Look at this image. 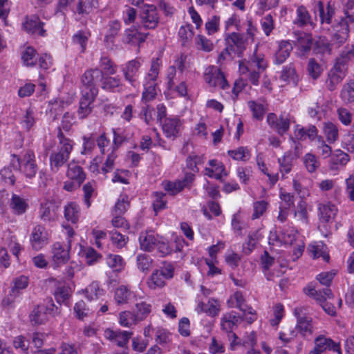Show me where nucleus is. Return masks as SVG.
I'll return each mask as SVG.
<instances>
[{
	"label": "nucleus",
	"instance_id": "obj_24",
	"mask_svg": "<svg viewBox=\"0 0 354 354\" xmlns=\"http://www.w3.org/2000/svg\"><path fill=\"white\" fill-rule=\"evenodd\" d=\"M66 176L71 180H75L77 183L78 187L80 186L86 178V174L83 169L75 161H71L68 164Z\"/></svg>",
	"mask_w": 354,
	"mask_h": 354
},
{
	"label": "nucleus",
	"instance_id": "obj_22",
	"mask_svg": "<svg viewBox=\"0 0 354 354\" xmlns=\"http://www.w3.org/2000/svg\"><path fill=\"white\" fill-rule=\"evenodd\" d=\"M44 24L39 17L32 16L27 19L24 24V28L28 33L44 37L46 35V30L43 28Z\"/></svg>",
	"mask_w": 354,
	"mask_h": 354
},
{
	"label": "nucleus",
	"instance_id": "obj_43",
	"mask_svg": "<svg viewBox=\"0 0 354 354\" xmlns=\"http://www.w3.org/2000/svg\"><path fill=\"white\" fill-rule=\"evenodd\" d=\"M136 264L139 270L147 272L153 266V260L148 254H139L136 257Z\"/></svg>",
	"mask_w": 354,
	"mask_h": 354
},
{
	"label": "nucleus",
	"instance_id": "obj_40",
	"mask_svg": "<svg viewBox=\"0 0 354 354\" xmlns=\"http://www.w3.org/2000/svg\"><path fill=\"white\" fill-rule=\"evenodd\" d=\"M260 239L261 234L259 230L250 232L247 236V239L243 244V252L246 254H250L255 248Z\"/></svg>",
	"mask_w": 354,
	"mask_h": 354
},
{
	"label": "nucleus",
	"instance_id": "obj_16",
	"mask_svg": "<svg viewBox=\"0 0 354 354\" xmlns=\"http://www.w3.org/2000/svg\"><path fill=\"white\" fill-rule=\"evenodd\" d=\"M71 242V241L69 240L67 241V244L57 242L53 245V261L55 265L64 264L68 261Z\"/></svg>",
	"mask_w": 354,
	"mask_h": 354
},
{
	"label": "nucleus",
	"instance_id": "obj_45",
	"mask_svg": "<svg viewBox=\"0 0 354 354\" xmlns=\"http://www.w3.org/2000/svg\"><path fill=\"white\" fill-rule=\"evenodd\" d=\"M64 217L73 223L77 222L80 217L79 206L75 203H68L64 208Z\"/></svg>",
	"mask_w": 354,
	"mask_h": 354
},
{
	"label": "nucleus",
	"instance_id": "obj_10",
	"mask_svg": "<svg viewBox=\"0 0 354 354\" xmlns=\"http://www.w3.org/2000/svg\"><path fill=\"white\" fill-rule=\"evenodd\" d=\"M314 348L308 354H323L326 351H332L337 354H342L339 343L323 335L317 336L314 340Z\"/></svg>",
	"mask_w": 354,
	"mask_h": 354
},
{
	"label": "nucleus",
	"instance_id": "obj_17",
	"mask_svg": "<svg viewBox=\"0 0 354 354\" xmlns=\"http://www.w3.org/2000/svg\"><path fill=\"white\" fill-rule=\"evenodd\" d=\"M104 335L112 343L124 349L126 348L125 346L128 344L129 340L132 335V333L126 330H113L112 329L107 328L104 330Z\"/></svg>",
	"mask_w": 354,
	"mask_h": 354
},
{
	"label": "nucleus",
	"instance_id": "obj_47",
	"mask_svg": "<svg viewBox=\"0 0 354 354\" xmlns=\"http://www.w3.org/2000/svg\"><path fill=\"white\" fill-rule=\"evenodd\" d=\"M304 165L310 173L315 172L320 166L318 158L312 153H306L303 158Z\"/></svg>",
	"mask_w": 354,
	"mask_h": 354
},
{
	"label": "nucleus",
	"instance_id": "obj_8",
	"mask_svg": "<svg viewBox=\"0 0 354 354\" xmlns=\"http://www.w3.org/2000/svg\"><path fill=\"white\" fill-rule=\"evenodd\" d=\"M307 308L297 307L294 310V315L297 317L295 328L303 337H308L313 333V319L308 315Z\"/></svg>",
	"mask_w": 354,
	"mask_h": 354
},
{
	"label": "nucleus",
	"instance_id": "obj_39",
	"mask_svg": "<svg viewBox=\"0 0 354 354\" xmlns=\"http://www.w3.org/2000/svg\"><path fill=\"white\" fill-rule=\"evenodd\" d=\"M44 306H37L32 310L30 315V322L34 325L44 324L47 320V315Z\"/></svg>",
	"mask_w": 354,
	"mask_h": 354
},
{
	"label": "nucleus",
	"instance_id": "obj_60",
	"mask_svg": "<svg viewBox=\"0 0 354 354\" xmlns=\"http://www.w3.org/2000/svg\"><path fill=\"white\" fill-rule=\"evenodd\" d=\"M324 131L326 136L327 140L330 143H333L337 140L338 129L334 124L331 122L325 123Z\"/></svg>",
	"mask_w": 354,
	"mask_h": 354
},
{
	"label": "nucleus",
	"instance_id": "obj_25",
	"mask_svg": "<svg viewBox=\"0 0 354 354\" xmlns=\"http://www.w3.org/2000/svg\"><path fill=\"white\" fill-rule=\"evenodd\" d=\"M317 129L314 125L304 128L297 124L294 130V138L297 140H305L308 138L310 140H314L317 137Z\"/></svg>",
	"mask_w": 354,
	"mask_h": 354
},
{
	"label": "nucleus",
	"instance_id": "obj_9",
	"mask_svg": "<svg viewBox=\"0 0 354 354\" xmlns=\"http://www.w3.org/2000/svg\"><path fill=\"white\" fill-rule=\"evenodd\" d=\"M225 42L227 49L241 57L246 49L248 39L239 32H233L225 35Z\"/></svg>",
	"mask_w": 354,
	"mask_h": 354
},
{
	"label": "nucleus",
	"instance_id": "obj_51",
	"mask_svg": "<svg viewBox=\"0 0 354 354\" xmlns=\"http://www.w3.org/2000/svg\"><path fill=\"white\" fill-rule=\"evenodd\" d=\"M294 160L290 155L286 153H284L283 157L278 158L279 171L281 174L282 178H284L285 174L291 171Z\"/></svg>",
	"mask_w": 354,
	"mask_h": 354
},
{
	"label": "nucleus",
	"instance_id": "obj_27",
	"mask_svg": "<svg viewBox=\"0 0 354 354\" xmlns=\"http://www.w3.org/2000/svg\"><path fill=\"white\" fill-rule=\"evenodd\" d=\"M346 75L344 69L333 66L328 73V77L326 80L327 87L330 91L335 89L337 84H339Z\"/></svg>",
	"mask_w": 354,
	"mask_h": 354
},
{
	"label": "nucleus",
	"instance_id": "obj_52",
	"mask_svg": "<svg viewBox=\"0 0 354 354\" xmlns=\"http://www.w3.org/2000/svg\"><path fill=\"white\" fill-rule=\"evenodd\" d=\"M228 155L235 160L246 161L250 157V150L245 147H240L236 149L229 150Z\"/></svg>",
	"mask_w": 354,
	"mask_h": 354
},
{
	"label": "nucleus",
	"instance_id": "obj_11",
	"mask_svg": "<svg viewBox=\"0 0 354 354\" xmlns=\"http://www.w3.org/2000/svg\"><path fill=\"white\" fill-rule=\"evenodd\" d=\"M204 80L210 86H218L222 89H226L229 84L221 71L216 66H209L205 69Z\"/></svg>",
	"mask_w": 354,
	"mask_h": 354
},
{
	"label": "nucleus",
	"instance_id": "obj_34",
	"mask_svg": "<svg viewBox=\"0 0 354 354\" xmlns=\"http://www.w3.org/2000/svg\"><path fill=\"white\" fill-rule=\"evenodd\" d=\"M108 29L104 36V41L108 44H113L115 38L121 30L122 25L118 20L110 21L108 24Z\"/></svg>",
	"mask_w": 354,
	"mask_h": 354
},
{
	"label": "nucleus",
	"instance_id": "obj_53",
	"mask_svg": "<svg viewBox=\"0 0 354 354\" xmlns=\"http://www.w3.org/2000/svg\"><path fill=\"white\" fill-rule=\"evenodd\" d=\"M100 66L104 75H115L117 72V66L107 57H102L100 61Z\"/></svg>",
	"mask_w": 354,
	"mask_h": 354
},
{
	"label": "nucleus",
	"instance_id": "obj_49",
	"mask_svg": "<svg viewBox=\"0 0 354 354\" xmlns=\"http://www.w3.org/2000/svg\"><path fill=\"white\" fill-rule=\"evenodd\" d=\"M151 313V305L145 301L137 302L136 304V310L133 312L137 320L141 322Z\"/></svg>",
	"mask_w": 354,
	"mask_h": 354
},
{
	"label": "nucleus",
	"instance_id": "obj_37",
	"mask_svg": "<svg viewBox=\"0 0 354 354\" xmlns=\"http://www.w3.org/2000/svg\"><path fill=\"white\" fill-rule=\"evenodd\" d=\"M349 161V156L340 149L335 150L330 158V168L337 169L338 165L344 166Z\"/></svg>",
	"mask_w": 354,
	"mask_h": 354
},
{
	"label": "nucleus",
	"instance_id": "obj_1",
	"mask_svg": "<svg viewBox=\"0 0 354 354\" xmlns=\"http://www.w3.org/2000/svg\"><path fill=\"white\" fill-rule=\"evenodd\" d=\"M354 24V17L346 13V18L337 21L332 27L333 34L330 40L319 37L315 42V50L317 53L331 55L333 50L340 48L347 40L349 35V26Z\"/></svg>",
	"mask_w": 354,
	"mask_h": 354
},
{
	"label": "nucleus",
	"instance_id": "obj_48",
	"mask_svg": "<svg viewBox=\"0 0 354 354\" xmlns=\"http://www.w3.org/2000/svg\"><path fill=\"white\" fill-rule=\"evenodd\" d=\"M39 216L45 223H50L55 221V212L51 209V206L48 203H44L41 205Z\"/></svg>",
	"mask_w": 354,
	"mask_h": 354
},
{
	"label": "nucleus",
	"instance_id": "obj_3",
	"mask_svg": "<svg viewBox=\"0 0 354 354\" xmlns=\"http://www.w3.org/2000/svg\"><path fill=\"white\" fill-rule=\"evenodd\" d=\"M59 147L57 151L50 155V167L53 172H57L68 161L73 150V141L66 138L59 130L57 133Z\"/></svg>",
	"mask_w": 354,
	"mask_h": 354
},
{
	"label": "nucleus",
	"instance_id": "obj_56",
	"mask_svg": "<svg viewBox=\"0 0 354 354\" xmlns=\"http://www.w3.org/2000/svg\"><path fill=\"white\" fill-rule=\"evenodd\" d=\"M138 322L134 313L131 311H123L119 315V323L122 326L130 327Z\"/></svg>",
	"mask_w": 354,
	"mask_h": 354
},
{
	"label": "nucleus",
	"instance_id": "obj_57",
	"mask_svg": "<svg viewBox=\"0 0 354 354\" xmlns=\"http://www.w3.org/2000/svg\"><path fill=\"white\" fill-rule=\"evenodd\" d=\"M28 278L24 275L19 276L13 279V286L12 287V292L15 295L19 296L21 291L26 288L28 286Z\"/></svg>",
	"mask_w": 354,
	"mask_h": 354
},
{
	"label": "nucleus",
	"instance_id": "obj_62",
	"mask_svg": "<svg viewBox=\"0 0 354 354\" xmlns=\"http://www.w3.org/2000/svg\"><path fill=\"white\" fill-rule=\"evenodd\" d=\"M21 59L26 66H34L36 64V51L30 46L27 47L22 53Z\"/></svg>",
	"mask_w": 354,
	"mask_h": 354
},
{
	"label": "nucleus",
	"instance_id": "obj_41",
	"mask_svg": "<svg viewBox=\"0 0 354 354\" xmlns=\"http://www.w3.org/2000/svg\"><path fill=\"white\" fill-rule=\"evenodd\" d=\"M84 293L86 297L90 300H96L99 299L100 297L104 295L105 291L100 288L98 282L93 281L89 286H88L85 290Z\"/></svg>",
	"mask_w": 354,
	"mask_h": 354
},
{
	"label": "nucleus",
	"instance_id": "obj_15",
	"mask_svg": "<svg viewBox=\"0 0 354 354\" xmlns=\"http://www.w3.org/2000/svg\"><path fill=\"white\" fill-rule=\"evenodd\" d=\"M141 63L138 59H132L122 66L121 71L124 80L131 86H135L139 77Z\"/></svg>",
	"mask_w": 354,
	"mask_h": 354
},
{
	"label": "nucleus",
	"instance_id": "obj_59",
	"mask_svg": "<svg viewBox=\"0 0 354 354\" xmlns=\"http://www.w3.org/2000/svg\"><path fill=\"white\" fill-rule=\"evenodd\" d=\"M307 71L309 75L313 79L316 80L321 75L323 68L314 58H310L308 60Z\"/></svg>",
	"mask_w": 354,
	"mask_h": 354
},
{
	"label": "nucleus",
	"instance_id": "obj_28",
	"mask_svg": "<svg viewBox=\"0 0 354 354\" xmlns=\"http://www.w3.org/2000/svg\"><path fill=\"white\" fill-rule=\"evenodd\" d=\"M292 45L288 41H281L279 48L274 55V63L277 65L282 64L290 56L292 50Z\"/></svg>",
	"mask_w": 354,
	"mask_h": 354
},
{
	"label": "nucleus",
	"instance_id": "obj_30",
	"mask_svg": "<svg viewBox=\"0 0 354 354\" xmlns=\"http://www.w3.org/2000/svg\"><path fill=\"white\" fill-rule=\"evenodd\" d=\"M103 73L99 68H93L87 70L82 77L81 81L82 86L91 87L97 86L96 84L100 80L102 79Z\"/></svg>",
	"mask_w": 354,
	"mask_h": 354
},
{
	"label": "nucleus",
	"instance_id": "obj_6",
	"mask_svg": "<svg viewBox=\"0 0 354 354\" xmlns=\"http://www.w3.org/2000/svg\"><path fill=\"white\" fill-rule=\"evenodd\" d=\"M242 320L241 317L236 315L234 312L227 313L224 314L221 319V329L228 334L229 339H233L230 342V348L232 350L235 349V346L239 344L236 342L238 339L236 335L233 332L234 328L237 327L238 324Z\"/></svg>",
	"mask_w": 354,
	"mask_h": 354
},
{
	"label": "nucleus",
	"instance_id": "obj_58",
	"mask_svg": "<svg viewBox=\"0 0 354 354\" xmlns=\"http://www.w3.org/2000/svg\"><path fill=\"white\" fill-rule=\"evenodd\" d=\"M341 98L346 103L354 102V82L344 85L341 91Z\"/></svg>",
	"mask_w": 354,
	"mask_h": 354
},
{
	"label": "nucleus",
	"instance_id": "obj_31",
	"mask_svg": "<svg viewBox=\"0 0 354 354\" xmlns=\"http://www.w3.org/2000/svg\"><path fill=\"white\" fill-rule=\"evenodd\" d=\"M296 15L297 16L295 19L293 20V23L297 26L304 27L308 24L310 26H314L308 11L304 6H299L297 7L296 10Z\"/></svg>",
	"mask_w": 354,
	"mask_h": 354
},
{
	"label": "nucleus",
	"instance_id": "obj_50",
	"mask_svg": "<svg viewBox=\"0 0 354 354\" xmlns=\"http://www.w3.org/2000/svg\"><path fill=\"white\" fill-rule=\"evenodd\" d=\"M106 263L116 272H120L123 270L125 265V262L121 256L112 254L107 256Z\"/></svg>",
	"mask_w": 354,
	"mask_h": 354
},
{
	"label": "nucleus",
	"instance_id": "obj_44",
	"mask_svg": "<svg viewBox=\"0 0 354 354\" xmlns=\"http://www.w3.org/2000/svg\"><path fill=\"white\" fill-rule=\"evenodd\" d=\"M248 64L250 66L254 65L256 66L259 71H264L267 66V61L265 59V56L263 53H258L257 47L254 50L253 54L250 56Z\"/></svg>",
	"mask_w": 354,
	"mask_h": 354
},
{
	"label": "nucleus",
	"instance_id": "obj_35",
	"mask_svg": "<svg viewBox=\"0 0 354 354\" xmlns=\"http://www.w3.org/2000/svg\"><path fill=\"white\" fill-rule=\"evenodd\" d=\"M354 58V50L353 46H346L341 53L339 57L336 59L335 66L344 69L346 71L347 63Z\"/></svg>",
	"mask_w": 354,
	"mask_h": 354
},
{
	"label": "nucleus",
	"instance_id": "obj_29",
	"mask_svg": "<svg viewBox=\"0 0 354 354\" xmlns=\"http://www.w3.org/2000/svg\"><path fill=\"white\" fill-rule=\"evenodd\" d=\"M304 291L307 295L315 299L320 306L326 301V298L330 299L333 297L332 291L329 288L317 290L315 288L308 287L305 288Z\"/></svg>",
	"mask_w": 354,
	"mask_h": 354
},
{
	"label": "nucleus",
	"instance_id": "obj_23",
	"mask_svg": "<svg viewBox=\"0 0 354 354\" xmlns=\"http://www.w3.org/2000/svg\"><path fill=\"white\" fill-rule=\"evenodd\" d=\"M157 237L153 231L142 232L139 236V241L142 250L147 252H151L156 248Z\"/></svg>",
	"mask_w": 354,
	"mask_h": 354
},
{
	"label": "nucleus",
	"instance_id": "obj_54",
	"mask_svg": "<svg viewBox=\"0 0 354 354\" xmlns=\"http://www.w3.org/2000/svg\"><path fill=\"white\" fill-rule=\"evenodd\" d=\"M196 48L204 52H210L214 49V44L204 35H198L195 38Z\"/></svg>",
	"mask_w": 354,
	"mask_h": 354
},
{
	"label": "nucleus",
	"instance_id": "obj_38",
	"mask_svg": "<svg viewBox=\"0 0 354 354\" xmlns=\"http://www.w3.org/2000/svg\"><path fill=\"white\" fill-rule=\"evenodd\" d=\"M196 310L198 313H206L211 316L216 315L219 312V305L216 300L209 299L207 304L199 302Z\"/></svg>",
	"mask_w": 354,
	"mask_h": 354
},
{
	"label": "nucleus",
	"instance_id": "obj_20",
	"mask_svg": "<svg viewBox=\"0 0 354 354\" xmlns=\"http://www.w3.org/2000/svg\"><path fill=\"white\" fill-rule=\"evenodd\" d=\"M194 180V174L186 173L183 180H178L175 182H166L163 184L166 191L169 192L174 195L181 192L185 187H189Z\"/></svg>",
	"mask_w": 354,
	"mask_h": 354
},
{
	"label": "nucleus",
	"instance_id": "obj_13",
	"mask_svg": "<svg viewBox=\"0 0 354 354\" xmlns=\"http://www.w3.org/2000/svg\"><path fill=\"white\" fill-rule=\"evenodd\" d=\"M161 124L166 138L174 140L179 136L183 124L178 117L167 118Z\"/></svg>",
	"mask_w": 354,
	"mask_h": 354
},
{
	"label": "nucleus",
	"instance_id": "obj_36",
	"mask_svg": "<svg viewBox=\"0 0 354 354\" xmlns=\"http://www.w3.org/2000/svg\"><path fill=\"white\" fill-rule=\"evenodd\" d=\"M133 297V292L126 286H120L115 290L114 299L118 304H128Z\"/></svg>",
	"mask_w": 354,
	"mask_h": 354
},
{
	"label": "nucleus",
	"instance_id": "obj_61",
	"mask_svg": "<svg viewBox=\"0 0 354 354\" xmlns=\"http://www.w3.org/2000/svg\"><path fill=\"white\" fill-rule=\"evenodd\" d=\"M97 4V0H79L77 6V11L79 15H87L93 7Z\"/></svg>",
	"mask_w": 354,
	"mask_h": 354
},
{
	"label": "nucleus",
	"instance_id": "obj_7",
	"mask_svg": "<svg viewBox=\"0 0 354 354\" xmlns=\"http://www.w3.org/2000/svg\"><path fill=\"white\" fill-rule=\"evenodd\" d=\"M139 19L145 29H155L160 21L156 7L151 4L144 5L139 12Z\"/></svg>",
	"mask_w": 354,
	"mask_h": 354
},
{
	"label": "nucleus",
	"instance_id": "obj_18",
	"mask_svg": "<svg viewBox=\"0 0 354 354\" xmlns=\"http://www.w3.org/2000/svg\"><path fill=\"white\" fill-rule=\"evenodd\" d=\"M147 35L148 34L138 31L135 27H131L124 30L122 35L121 41L123 44L140 46L145 41Z\"/></svg>",
	"mask_w": 354,
	"mask_h": 354
},
{
	"label": "nucleus",
	"instance_id": "obj_64",
	"mask_svg": "<svg viewBox=\"0 0 354 354\" xmlns=\"http://www.w3.org/2000/svg\"><path fill=\"white\" fill-rule=\"evenodd\" d=\"M71 288L66 285L58 286L54 293L55 299L59 304L66 301L70 297Z\"/></svg>",
	"mask_w": 354,
	"mask_h": 354
},
{
	"label": "nucleus",
	"instance_id": "obj_4",
	"mask_svg": "<svg viewBox=\"0 0 354 354\" xmlns=\"http://www.w3.org/2000/svg\"><path fill=\"white\" fill-rule=\"evenodd\" d=\"M313 7L314 13L319 15L322 29L329 30L328 26L332 23L335 14V3L333 1H315Z\"/></svg>",
	"mask_w": 354,
	"mask_h": 354
},
{
	"label": "nucleus",
	"instance_id": "obj_19",
	"mask_svg": "<svg viewBox=\"0 0 354 354\" xmlns=\"http://www.w3.org/2000/svg\"><path fill=\"white\" fill-rule=\"evenodd\" d=\"M297 41L295 46L297 48V54L299 57L306 56L310 50L313 44L312 36L304 32H295Z\"/></svg>",
	"mask_w": 354,
	"mask_h": 354
},
{
	"label": "nucleus",
	"instance_id": "obj_14",
	"mask_svg": "<svg viewBox=\"0 0 354 354\" xmlns=\"http://www.w3.org/2000/svg\"><path fill=\"white\" fill-rule=\"evenodd\" d=\"M267 122L281 136L284 135L290 128V118L285 114H281L277 117L275 113H270L267 115Z\"/></svg>",
	"mask_w": 354,
	"mask_h": 354
},
{
	"label": "nucleus",
	"instance_id": "obj_21",
	"mask_svg": "<svg viewBox=\"0 0 354 354\" xmlns=\"http://www.w3.org/2000/svg\"><path fill=\"white\" fill-rule=\"evenodd\" d=\"M104 75L103 74L101 84L102 88L109 92H122L124 88L122 79L119 75Z\"/></svg>",
	"mask_w": 354,
	"mask_h": 354
},
{
	"label": "nucleus",
	"instance_id": "obj_46",
	"mask_svg": "<svg viewBox=\"0 0 354 354\" xmlns=\"http://www.w3.org/2000/svg\"><path fill=\"white\" fill-rule=\"evenodd\" d=\"M165 279L164 276L160 273L159 270H156L147 279V283L149 288L156 289L165 286Z\"/></svg>",
	"mask_w": 354,
	"mask_h": 354
},
{
	"label": "nucleus",
	"instance_id": "obj_12",
	"mask_svg": "<svg viewBox=\"0 0 354 354\" xmlns=\"http://www.w3.org/2000/svg\"><path fill=\"white\" fill-rule=\"evenodd\" d=\"M49 234L42 225H36L30 236V243L32 250L39 251L48 243Z\"/></svg>",
	"mask_w": 354,
	"mask_h": 354
},
{
	"label": "nucleus",
	"instance_id": "obj_63",
	"mask_svg": "<svg viewBox=\"0 0 354 354\" xmlns=\"http://www.w3.org/2000/svg\"><path fill=\"white\" fill-rule=\"evenodd\" d=\"M209 165L214 169L216 179L221 180L223 176H227L225 166L222 162L214 159L210 160L209 161Z\"/></svg>",
	"mask_w": 354,
	"mask_h": 354
},
{
	"label": "nucleus",
	"instance_id": "obj_32",
	"mask_svg": "<svg viewBox=\"0 0 354 354\" xmlns=\"http://www.w3.org/2000/svg\"><path fill=\"white\" fill-rule=\"evenodd\" d=\"M10 207L15 214L21 215L26 212L28 204L24 198L13 194L10 199Z\"/></svg>",
	"mask_w": 354,
	"mask_h": 354
},
{
	"label": "nucleus",
	"instance_id": "obj_26",
	"mask_svg": "<svg viewBox=\"0 0 354 354\" xmlns=\"http://www.w3.org/2000/svg\"><path fill=\"white\" fill-rule=\"evenodd\" d=\"M318 210L320 221L325 223L333 220L337 213V207L331 203L319 204Z\"/></svg>",
	"mask_w": 354,
	"mask_h": 354
},
{
	"label": "nucleus",
	"instance_id": "obj_33",
	"mask_svg": "<svg viewBox=\"0 0 354 354\" xmlns=\"http://www.w3.org/2000/svg\"><path fill=\"white\" fill-rule=\"evenodd\" d=\"M280 80L288 83L296 85L298 82V75L293 63L283 66L280 75Z\"/></svg>",
	"mask_w": 354,
	"mask_h": 354
},
{
	"label": "nucleus",
	"instance_id": "obj_5",
	"mask_svg": "<svg viewBox=\"0 0 354 354\" xmlns=\"http://www.w3.org/2000/svg\"><path fill=\"white\" fill-rule=\"evenodd\" d=\"M159 59H153L151 62V68L145 79L143 84L145 91L142 93V100L146 102L153 100L156 95V79L159 73Z\"/></svg>",
	"mask_w": 354,
	"mask_h": 354
},
{
	"label": "nucleus",
	"instance_id": "obj_42",
	"mask_svg": "<svg viewBox=\"0 0 354 354\" xmlns=\"http://www.w3.org/2000/svg\"><path fill=\"white\" fill-rule=\"evenodd\" d=\"M308 250L310 255L314 259L322 257L325 261H328L329 255L326 252V247L322 243L310 245Z\"/></svg>",
	"mask_w": 354,
	"mask_h": 354
},
{
	"label": "nucleus",
	"instance_id": "obj_2",
	"mask_svg": "<svg viewBox=\"0 0 354 354\" xmlns=\"http://www.w3.org/2000/svg\"><path fill=\"white\" fill-rule=\"evenodd\" d=\"M10 165L29 179L34 178L38 170L35 153L30 149L24 151L21 155L12 154Z\"/></svg>",
	"mask_w": 354,
	"mask_h": 354
},
{
	"label": "nucleus",
	"instance_id": "obj_55",
	"mask_svg": "<svg viewBox=\"0 0 354 354\" xmlns=\"http://www.w3.org/2000/svg\"><path fill=\"white\" fill-rule=\"evenodd\" d=\"M129 207V197L127 195L120 196L117 203H115L113 215L124 214Z\"/></svg>",
	"mask_w": 354,
	"mask_h": 354
}]
</instances>
